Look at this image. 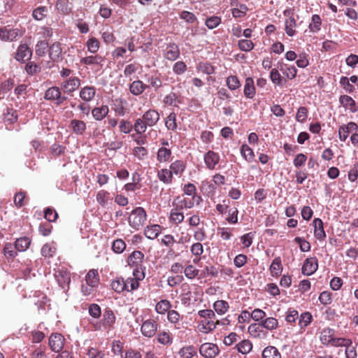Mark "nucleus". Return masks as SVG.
<instances>
[{
    "label": "nucleus",
    "instance_id": "1",
    "mask_svg": "<svg viewBox=\"0 0 358 358\" xmlns=\"http://www.w3.org/2000/svg\"><path fill=\"white\" fill-rule=\"evenodd\" d=\"M320 341L326 346L340 347L343 344V338H337L335 336V330L329 327L324 328L320 332Z\"/></svg>",
    "mask_w": 358,
    "mask_h": 358
},
{
    "label": "nucleus",
    "instance_id": "2",
    "mask_svg": "<svg viewBox=\"0 0 358 358\" xmlns=\"http://www.w3.org/2000/svg\"><path fill=\"white\" fill-rule=\"evenodd\" d=\"M146 220L147 214L145 209L142 207H137L131 211L128 222L131 228L138 231L144 226Z\"/></svg>",
    "mask_w": 358,
    "mask_h": 358
},
{
    "label": "nucleus",
    "instance_id": "3",
    "mask_svg": "<svg viewBox=\"0 0 358 358\" xmlns=\"http://www.w3.org/2000/svg\"><path fill=\"white\" fill-rule=\"evenodd\" d=\"M54 276L59 287L66 292L69 289L71 282L70 273L67 268L64 266H58L55 268Z\"/></svg>",
    "mask_w": 358,
    "mask_h": 358
},
{
    "label": "nucleus",
    "instance_id": "4",
    "mask_svg": "<svg viewBox=\"0 0 358 358\" xmlns=\"http://www.w3.org/2000/svg\"><path fill=\"white\" fill-rule=\"evenodd\" d=\"M61 87H50L45 92L44 99L54 103L56 106L62 105L66 101L67 97L62 94Z\"/></svg>",
    "mask_w": 358,
    "mask_h": 358
},
{
    "label": "nucleus",
    "instance_id": "5",
    "mask_svg": "<svg viewBox=\"0 0 358 358\" xmlns=\"http://www.w3.org/2000/svg\"><path fill=\"white\" fill-rule=\"evenodd\" d=\"M80 79L76 76H71L67 79L64 80L60 87L63 92L66 94H71L77 90L80 86Z\"/></svg>",
    "mask_w": 358,
    "mask_h": 358
},
{
    "label": "nucleus",
    "instance_id": "6",
    "mask_svg": "<svg viewBox=\"0 0 358 358\" xmlns=\"http://www.w3.org/2000/svg\"><path fill=\"white\" fill-rule=\"evenodd\" d=\"M248 331L252 338L257 340H264L268 336V331L264 329L260 323L250 324Z\"/></svg>",
    "mask_w": 358,
    "mask_h": 358
},
{
    "label": "nucleus",
    "instance_id": "7",
    "mask_svg": "<svg viewBox=\"0 0 358 358\" xmlns=\"http://www.w3.org/2000/svg\"><path fill=\"white\" fill-rule=\"evenodd\" d=\"M203 160L206 169L212 171L216 169V166L220 162V156L217 152L213 150H208L203 155Z\"/></svg>",
    "mask_w": 358,
    "mask_h": 358
},
{
    "label": "nucleus",
    "instance_id": "8",
    "mask_svg": "<svg viewBox=\"0 0 358 358\" xmlns=\"http://www.w3.org/2000/svg\"><path fill=\"white\" fill-rule=\"evenodd\" d=\"M219 351L218 346L211 343H203L199 348L201 355L206 358H215Z\"/></svg>",
    "mask_w": 358,
    "mask_h": 358
},
{
    "label": "nucleus",
    "instance_id": "9",
    "mask_svg": "<svg viewBox=\"0 0 358 358\" xmlns=\"http://www.w3.org/2000/svg\"><path fill=\"white\" fill-rule=\"evenodd\" d=\"M358 126L354 122H350L347 124H342L338 128V138L341 141L345 142L350 132L357 131Z\"/></svg>",
    "mask_w": 358,
    "mask_h": 358
},
{
    "label": "nucleus",
    "instance_id": "10",
    "mask_svg": "<svg viewBox=\"0 0 358 358\" xmlns=\"http://www.w3.org/2000/svg\"><path fill=\"white\" fill-rule=\"evenodd\" d=\"M158 324L154 320H145L141 326V332L143 336L151 338L152 337L157 331Z\"/></svg>",
    "mask_w": 358,
    "mask_h": 358
},
{
    "label": "nucleus",
    "instance_id": "11",
    "mask_svg": "<svg viewBox=\"0 0 358 358\" xmlns=\"http://www.w3.org/2000/svg\"><path fill=\"white\" fill-rule=\"evenodd\" d=\"M318 268L317 259L316 257L307 258L303 264L301 272L305 275L313 274Z\"/></svg>",
    "mask_w": 358,
    "mask_h": 358
},
{
    "label": "nucleus",
    "instance_id": "12",
    "mask_svg": "<svg viewBox=\"0 0 358 358\" xmlns=\"http://www.w3.org/2000/svg\"><path fill=\"white\" fill-rule=\"evenodd\" d=\"M20 36L18 29H11L4 27L0 28V38L4 41H13Z\"/></svg>",
    "mask_w": 358,
    "mask_h": 358
},
{
    "label": "nucleus",
    "instance_id": "13",
    "mask_svg": "<svg viewBox=\"0 0 358 358\" xmlns=\"http://www.w3.org/2000/svg\"><path fill=\"white\" fill-rule=\"evenodd\" d=\"M64 338L61 334H52L49 338V345L52 351L59 352L64 346Z\"/></svg>",
    "mask_w": 358,
    "mask_h": 358
},
{
    "label": "nucleus",
    "instance_id": "14",
    "mask_svg": "<svg viewBox=\"0 0 358 358\" xmlns=\"http://www.w3.org/2000/svg\"><path fill=\"white\" fill-rule=\"evenodd\" d=\"M217 324L218 322H215V319H202L198 324V329L200 332L208 334L216 328Z\"/></svg>",
    "mask_w": 358,
    "mask_h": 358
},
{
    "label": "nucleus",
    "instance_id": "15",
    "mask_svg": "<svg viewBox=\"0 0 358 358\" xmlns=\"http://www.w3.org/2000/svg\"><path fill=\"white\" fill-rule=\"evenodd\" d=\"M339 103L346 110H349L351 113H356L358 111V106L355 101L348 95H341L339 97Z\"/></svg>",
    "mask_w": 358,
    "mask_h": 358
},
{
    "label": "nucleus",
    "instance_id": "16",
    "mask_svg": "<svg viewBox=\"0 0 358 358\" xmlns=\"http://www.w3.org/2000/svg\"><path fill=\"white\" fill-rule=\"evenodd\" d=\"M142 119L148 127H152L159 121V114L156 110L150 109L143 115Z\"/></svg>",
    "mask_w": 358,
    "mask_h": 358
},
{
    "label": "nucleus",
    "instance_id": "17",
    "mask_svg": "<svg viewBox=\"0 0 358 358\" xmlns=\"http://www.w3.org/2000/svg\"><path fill=\"white\" fill-rule=\"evenodd\" d=\"M32 55V50L29 46H18L15 54V59L21 62L29 61Z\"/></svg>",
    "mask_w": 358,
    "mask_h": 358
},
{
    "label": "nucleus",
    "instance_id": "18",
    "mask_svg": "<svg viewBox=\"0 0 358 358\" xmlns=\"http://www.w3.org/2000/svg\"><path fill=\"white\" fill-rule=\"evenodd\" d=\"M115 316L113 311L109 308L104 310L103 315V326L106 329H111L115 322Z\"/></svg>",
    "mask_w": 358,
    "mask_h": 358
},
{
    "label": "nucleus",
    "instance_id": "19",
    "mask_svg": "<svg viewBox=\"0 0 358 358\" xmlns=\"http://www.w3.org/2000/svg\"><path fill=\"white\" fill-rule=\"evenodd\" d=\"M144 259V254L139 251H134L127 258V263L131 266H141Z\"/></svg>",
    "mask_w": 358,
    "mask_h": 358
},
{
    "label": "nucleus",
    "instance_id": "20",
    "mask_svg": "<svg viewBox=\"0 0 358 358\" xmlns=\"http://www.w3.org/2000/svg\"><path fill=\"white\" fill-rule=\"evenodd\" d=\"M96 95V89L93 86H85L80 90L79 96L80 99L86 102H90Z\"/></svg>",
    "mask_w": 358,
    "mask_h": 358
},
{
    "label": "nucleus",
    "instance_id": "21",
    "mask_svg": "<svg viewBox=\"0 0 358 358\" xmlns=\"http://www.w3.org/2000/svg\"><path fill=\"white\" fill-rule=\"evenodd\" d=\"M314 226V236L318 240H324L326 238V233L324 229L323 222L320 218L314 219L313 222Z\"/></svg>",
    "mask_w": 358,
    "mask_h": 358
},
{
    "label": "nucleus",
    "instance_id": "22",
    "mask_svg": "<svg viewBox=\"0 0 358 358\" xmlns=\"http://www.w3.org/2000/svg\"><path fill=\"white\" fill-rule=\"evenodd\" d=\"M109 108L106 105H101V106L94 107L92 110V115L93 118L96 121L103 120L108 114Z\"/></svg>",
    "mask_w": 358,
    "mask_h": 358
},
{
    "label": "nucleus",
    "instance_id": "23",
    "mask_svg": "<svg viewBox=\"0 0 358 358\" xmlns=\"http://www.w3.org/2000/svg\"><path fill=\"white\" fill-rule=\"evenodd\" d=\"M243 93L248 99H253L255 97L256 90L252 78L248 77L245 79Z\"/></svg>",
    "mask_w": 358,
    "mask_h": 358
},
{
    "label": "nucleus",
    "instance_id": "24",
    "mask_svg": "<svg viewBox=\"0 0 358 358\" xmlns=\"http://www.w3.org/2000/svg\"><path fill=\"white\" fill-rule=\"evenodd\" d=\"M172 158V152L171 149L166 147H161L157 152V160L159 163H167Z\"/></svg>",
    "mask_w": 358,
    "mask_h": 358
},
{
    "label": "nucleus",
    "instance_id": "25",
    "mask_svg": "<svg viewBox=\"0 0 358 358\" xmlns=\"http://www.w3.org/2000/svg\"><path fill=\"white\" fill-rule=\"evenodd\" d=\"M162 227L159 224H151L147 226L144 229V235L149 239L156 238L162 232Z\"/></svg>",
    "mask_w": 358,
    "mask_h": 358
},
{
    "label": "nucleus",
    "instance_id": "26",
    "mask_svg": "<svg viewBox=\"0 0 358 358\" xmlns=\"http://www.w3.org/2000/svg\"><path fill=\"white\" fill-rule=\"evenodd\" d=\"M69 127L73 132L78 135L83 134L87 129L86 123L84 121L76 119L71 120Z\"/></svg>",
    "mask_w": 358,
    "mask_h": 358
},
{
    "label": "nucleus",
    "instance_id": "27",
    "mask_svg": "<svg viewBox=\"0 0 358 358\" xmlns=\"http://www.w3.org/2000/svg\"><path fill=\"white\" fill-rule=\"evenodd\" d=\"M186 169V164L182 160L177 159L169 166V169L173 176H181Z\"/></svg>",
    "mask_w": 358,
    "mask_h": 358
},
{
    "label": "nucleus",
    "instance_id": "28",
    "mask_svg": "<svg viewBox=\"0 0 358 358\" xmlns=\"http://www.w3.org/2000/svg\"><path fill=\"white\" fill-rule=\"evenodd\" d=\"M148 86L141 80H137L132 82L129 85L130 92L136 96L141 94Z\"/></svg>",
    "mask_w": 358,
    "mask_h": 358
},
{
    "label": "nucleus",
    "instance_id": "29",
    "mask_svg": "<svg viewBox=\"0 0 358 358\" xmlns=\"http://www.w3.org/2000/svg\"><path fill=\"white\" fill-rule=\"evenodd\" d=\"M157 178L166 185H170L173 182V176L169 169H162L157 171Z\"/></svg>",
    "mask_w": 358,
    "mask_h": 358
},
{
    "label": "nucleus",
    "instance_id": "30",
    "mask_svg": "<svg viewBox=\"0 0 358 358\" xmlns=\"http://www.w3.org/2000/svg\"><path fill=\"white\" fill-rule=\"evenodd\" d=\"M344 343L341 346L345 347V356L346 358H357L356 348L352 345V340L349 338H343Z\"/></svg>",
    "mask_w": 358,
    "mask_h": 358
},
{
    "label": "nucleus",
    "instance_id": "31",
    "mask_svg": "<svg viewBox=\"0 0 358 358\" xmlns=\"http://www.w3.org/2000/svg\"><path fill=\"white\" fill-rule=\"evenodd\" d=\"M192 255L194 257L193 262L198 264L201 260V255L203 253V246L200 242L194 243L190 247Z\"/></svg>",
    "mask_w": 358,
    "mask_h": 358
},
{
    "label": "nucleus",
    "instance_id": "32",
    "mask_svg": "<svg viewBox=\"0 0 358 358\" xmlns=\"http://www.w3.org/2000/svg\"><path fill=\"white\" fill-rule=\"evenodd\" d=\"M172 305L170 301L167 299H162L155 305V311L160 315L168 313L171 310Z\"/></svg>",
    "mask_w": 358,
    "mask_h": 358
},
{
    "label": "nucleus",
    "instance_id": "33",
    "mask_svg": "<svg viewBox=\"0 0 358 358\" xmlns=\"http://www.w3.org/2000/svg\"><path fill=\"white\" fill-rule=\"evenodd\" d=\"M182 294L180 295V300L184 305H189L192 301V292L190 287L188 284L185 283L181 286Z\"/></svg>",
    "mask_w": 358,
    "mask_h": 358
},
{
    "label": "nucleus",
    "instance_id": "34",
    "mask_svg": "<svg viewBox=\"0 0 358 358\" xmlns=\"http://www.w3.org/2000/svg\"><path fill=\"white\" fill-rule=\"evenodd\" d=\"M260 324L266 331H273L278 327V320L273 317L264 318Z\"/></svg>",
    "mask_w": 358,
    "mask_h": 358
},
{
    "label": "nucleus",
    "instance_id": "35",
    "mask_svg": "<svg viewBox=\"0 0 358 358\" xmlns=\"http://www.w3.org/2000/svg\"><path fill=\"white\" fill-rule=\"evenodd\" d=\"M282 271V265L280 257H275L270 266V271L273 276H279Z\"/></svg>",
    "mask_w": 358,
    "mask_h": 358
},
{
    "label": "nucleus",
    "instance_id": "36",
    "mask_svg": "<svg viewBox=\"0 0 358 358\" xmlns=\"http://www.w3.org/2000/svg\"><path fill=\"white\" fill-rule=\"evenodd\" d=\"M85 282L97 287L99 283V275L96 269H91L85 275Z\"/></svg>",
    "mask_w": 358,
    "mask_h": 358
},
{
    "label": "nucleus",
    "instance_id": "37",
    "mask_svg": "<svg viewBox=\"0 0 358 358\" xmlns=\"http://www.w3.org/2000/svg\"><path fill=\"white\" fill-rule=\"evenodd\" d=\"M263 358H281V354L274 346H267L262 351Z\"/></svg>",
    "mask_w": 358,
    "mask_h": 358
},
{
    "label": "nucleus",
    "instance_id": "38",
    "mask_svg": "<svg viewBox=\"0 0 358 358\" xmlns=\"http://www.w3.org/2000/svg\"><path fill=\"white\" fill-rule=\"evenodd\" d=\"M285 30L286 34L289 36H293L296 34V20L293 17L289 16L285 21Z\"/></svg>",
    "mask_w": 358,
    "mask_h": 358
},
{
    "label": "nucleus",
    "instance_id": "39",
    "mask_svg": "<svg viewBox=\"0 0 358 358\" xmlns=\"http://www.w3.org/2000/svg\"><path fill=\"white\" fill-rule=\"evenodd\" d=\"M213 306L215 311L219 315H224L229 308L228 302L224 300H217L215 301Z\"/></svg>",
    "mask_w": 358,
    "mask_h": 358
},
{
    "label": "nucleus",
    "instance_id": "40",
    "mask_svg": "<svg viewBox=\"0 0 358 358\" xmlns=\"http://www.w3.org/2000/svg\"><path fill=\"white\" fill-rule=\"evenodd\" d=\"M185 215L183 212H177L174 210L170 211L169 220L172 224L178 226L184 221Z\"/></svg>",
    "mask_w": 358,
    "mask_h": 358
},
{
    "label": "nucleus",
    "instance_id": "41",
    "mask_svg": "<svg viewBox=\"0 0 358 358\" xmlns=\"http://www.w3.org/2000/svg\"><path fill=\"white\" fill-rule=\"evenodd\" d=\"M55 7L59 12L64 15H69L72 10L68 0H57L55 3Z\"/></svg>",
    "mask_w": 358,
    "mask_h": 358
},
{
    "label": "nucleus",
    "instance_id": "42",
    "mask_svg": "<svg viewBox=\"0 0 358 358\" xmlns=\"http://www.w3.org/2000/svg\"><path fill=\"white\" fill-rule=\"evenodd\" d=\"M183 316L180 315V314L176 310H170L167 313V320L168 321L174 324L176 328L179 329L177 327V324H180V322L182 320Z\"/></svg>",
    "mask_w": 358,
    "mask_h": 358
},
{
    "label": "nucleus",
    "instance_id": "43",
    "mask_svg": "<svg viewBox=\"0 0 358 358\" xmlns=\"http://www.w3.org/2000/svg\"><path fill=\"white\" fill-rule=\"evenodd\" d=\"M313 320V316L309 312H304L299 317V325L301 330H304Z\"/></svg>",
    "mask_w": 358,
    "mask_h": 358
},
{
    "label": "nucleus",
    "instance_id": "44",
    "mask_svg": "<svg viewBox=\"0 0 358 358\" xmlns=\"http://www.w3.org/2000/svg\"><path fill=\"white\" fill-rule=\"evenodd\" d=\"M270 79L273 84L278 86H282L286 83V80L282 77L279 71L276 69H271L270 72Z\"/></svg>",
    "mask_w": 358,
    "mask_h": 358
},
{
    "label": "nucleus",
    "instance_id": "45",
    "mask_svg": "<svg viewBox=\"0 0 358 358\" xmlns=\"http://www.w3.org/2000/svg\"><path fill=\"white\" fill-rule=\"evenodd\" d=\"M31 244V240L28 237H21L15 242L16 249L19 252L26 251Z\"/></svg>",
    "mask_w": 358,
    "mask_h": 358
},
{
    "label": "nucleus",
    "instance_id": "46",
    "mask_svg": "<svg viewBox=\"0 0 358 358\" xmlns=\"http://www.w3.org/2000/svg\"><path fill=\"white\" fill-rule=\"evenodd\" d=\"M181 358H192L196 355V350L193 345L182 347L178 352Z\"/></svg>",
    "mask_w": 358,
    "mask_h": 358
},
{
    "label": "nucleus",
    "instance_id": "47",
    "mask_svg": "<svg viewBox=\"0 0 358 358\" xmlns=\"http://www.w3.org/2000/svg\"><path fill=\"white\" fill-rule=\"evenodd\" d=\"M248 10L247 5L242 4L238 7L231 8V14L234 18H243L246 16Z\"/></svg>",
    "mask_w": 358,
    "mask_h": 358
},
{
    "label": "nucleus",
    "instance_id": "48",
    "mask_svg": "<svg viewBox=\"0 0 358 358\" xmlns=\"http://www.w3.org/2000/svg\"><path fill=\"white\" fill-rule=\"evenodd\" d=\"M56 250V247L53 243H45L41 248V255L45 258H50L55 255Z\"/></svg>",
    "mask_w": 358,
    "mask_h": 358
},
{
    "label": "nucleus",
    "instance_id": "49",
    "mask_svg": "<svg viewBox=\"0 0 358 358\" xmlns=\"http://www.w3.org/2000/svg\"><path fill=\"white\" fill-rule=\"evenodd\" d=\"M176 118V113L172 112L165 119V126L169 130L176 131L178 129Z\"/></svg>",
    "mask_w": 358,
    "mask_h": 358
},
{
    "label": "nucleus",
    "instance_id": "50",
    "mask_svg": "<svg viewBox=\"0 0 358 358\" xmlns=\"http://www.w3.org/2000/svg\"><path fill=\"white\" fill-rule=\"evenodd\" d=\"M3 254L7 259H13L17 255V250L15 244H12L10 243H7L5 244L3 249Z\"/></svg>",
    "mask_w": 358,
    "mask_h": 358
},
{
    "label": "nucleus",
    "instance_id": "51",
    "mask_svg": "<svg viewBox=\"0 0 358 358\" xmlns=\"http://www.w3.org/2000/svg\"><path fill=\"white\" fill-rule=\"evenodd\" d=\"M280 70L289 80L294 79L296 77L297 73V70L294 66H289L287 64L285 66H281Z\"/></svg>",
    "mask_w": 358,
    "mask_h": 358
},
{
    "label": "nucleus",
    "instance_id": "52",
    "mask_svg": "<svg viewBox=\"0 0 358 358\" xmlns=\"http://www.w3.org/2000/svg\"><path fill=\"white\" fill-rule=\"evenodd\" d=\"M241 153L243 158L248 162H253L255 153L251 148L247 144H243L241 148Z\"/></svg>",
    "mask_w": 358,
    "mask_h": 358
},
{
    "label": "nucleus",
    "instance_id": "53",
    "mask_svg": "<svg viewBox=\"0 0 358 358\" xmlns=\"http://www.w3.org/2000/svg\"><path fill=\"white\" fill-rule=\"evenodd\" d=\"M163 102L167 106H178V103H180L181 101L176 93L171 92L164 96Z\"/></svg>",
    "mask_w": 358,
    "mask_h": 358
},
{
    "label": "nucleus",
    "instance_id": "54",
    "mask_svg": "<svg viewBox=\"0 0 358 358\" xmlns=\"http://www.w3.org/2000/svg\"><path fill=\"white\" fill-rule=\"evenodd\" d=\"M199 270L193 264H188L184 268V274L189 280H193L199 275Z\"/></svg>",
    "mask_w": 358,
    "mask_h": 358
},
{
    "label": "nucleus",
    "instance_id": "55",
    "mask_svg": "<svg viewBox=\"0 0 358 358\" xmlns=\"http://www.w3.org/2000/svg\"><path fill=\"white\" fill-rule=\"evenodd\" d=\"M158 343L162 345H170L173 342V338L169 331H160L157 336Z\"/></svg>",
    "mask_w": 358,
    "mask_h": 358
},
{
    "label": "nucleus",
    "instance_id": "56",
    "mask_svg": "<svg viewBox=\"0 0 358 358\" xmlns=\"http://www.w3.org/2000/svg\"><path fill=\"white\" fill-rule=\"evenodd\" d=\"M14 85V80L11 78H9L2 83L0 87V99H3L5 94L12 90Z\"/></svg>",
    "mask_w": 358,
    "mask_h": 358
},
{
    "label": "nucleus",
    "instance_id": "57",
    "mask_svg": "<svg viewBox=\"0 0 358 358\" xmlns=\"http://www.w3.org/2000/svg\"><path fill=\"white\" fill-rule=\"evenodd\" d=\"M96 199L99 205L106 206L110 199V194L108 192L101 189L97 192Z\"/></svg>",
    "mask_w": 358,
    "mask_h": 358
},
{
    "label": "nucleus",
    "instance_id": "58",
    "mask_svg": "<svg viewBox=\"0 0 358 358\" xmlns=\"http://www.w3.org/2000/svg\"><path fill=\"white\" fill-rule=\"evenodd\" d=\"M322 20L319 15L315 14L311 17V22L309 24V29L312 32H317L320 30Z\"/></svg>",
    "mask_w": 358,
    "mask_h": 358
},
{
    "label": "nucleus",
    "instance_id": "59",
    "mask_svg": "<svg viewBox=\"0 0 358 358\" xmlns=\"http://www.w3.org/2000/svg\"><path fill=\"white\" fill-rule=\"evenodd\" d=\"M238 351L243 355L249 353L252 349V345L248 340H243L236 345Z\"/></svg>",
    "mask_w": 358,
    "mask_h": 358
},
{
    "label": "nucleus",
    "instance_id": "60",
    "mask_svg": "<svg viewBox=\"0 0 358 358\" xmlns=\"http://www.w3.org/2000/svg\"><path fill=\"white\" fill-rule=\"evenodd\" d=\"M207 276H211L213 278L217 277L218 269L213 265L206 266L201 271L200 278H206Z\"/></svg>",
    "mask_w": 358,
    "mask_h": 358
},
{
    "label": "nucleus",
    "instance_id": "61",
    "mask_svg": "<svg viewBox=\"0 0 358 358\" xmlns=\"http://www.w3.org/2000/svg\"><path fill=\"white\" fill-rule=\"evenodd\" d=\"M112 289L117 293H121L125 291L124 279L123 278H117L111 282Z\"/></svg>",
    "mask_w": 358,
    "mask_h": 358
},
{
    "label": "nucleus",
    "instance_id": "62",
    "mask_svg": "<svg viewBox=\"0 0 358 358\" xmlns=\"http://www.w3.org/2000/svg\"><path fill=\"white\" fill-rule=\"evenodd\" d=\"M148 125L142 118H138L135 120L133 129L137 134H143L145 132Z\"/></svg>",
    "mask_w": 358,
    "mask_h": 358
},
{
    "label": "nucleus",
    "instance_id": "63",
    "mask_svg": "<svg viewBox=\"0 0 358 358\" xmlns=\"http://www.w3.org/2000/svg\"><path fill=\"white\" fill-rule=\"evenodd\" d=\"M27 194L25 192L20 191L14 196V203L17 208H21L26 204Z\"/></svg>",
    "mask_w": 358,
    "mask_h": 358
},
{
    "label": "nucleus",
    "instance_id": "64",
    "mask_svg": "<svg viewBox=\"0 0 358 358\" xmlns=\"http://www.w3.org/2000/svg\"><path fill=\"white\" fill-rule=\"evenodd\" d=\"M112 249L114 252L120 254L126 249V243L122 239L117 238L113 241Z\"/></svg>",
    "mask_w": 358,
    "mask_h": 358
}]
</instances>
